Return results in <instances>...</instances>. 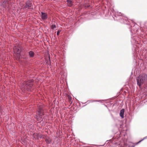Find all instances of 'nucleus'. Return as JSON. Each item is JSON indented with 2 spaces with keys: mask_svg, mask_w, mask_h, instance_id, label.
Wrapping results in <instances>:
<instances>
[{
  "mask_svg": "<svg viewBox=\"0 0 147 147\" xmlns=\"http://www.w3.org/2000/svg\"><path fill=\"white\" fill-rule=\"evenodd\" d=\"M136 80L137 85L140 87L147 82V75L145 74H140L136 78Z\"/></svg>",
  "mask_w": 147,
  "mask_h": 147,
  "instance_id": "7ed1b4c3",
  "label": "nucleus"
},
{
  "mask_svg": "<svg viewBox=\"0 0 147 147\" xmlns=\"http://www.w3.org/2000/svg\"><path fill=\"white\" fill-rule=\"evenodd\" d=\"M70 0L72 1L73 0Z\"/></svg>",
  "mask_w": 147,
  "mask_h": 147,
  "instance_id": "a878e982",
  "label": "nucleus"
},
{
  "mask_svg": "<svg viewBox=\"0 0 147 147\" xmlns=\"http://www.w3.org/2000/svg\"><path fill=\"white\" fill-rule=\"evenodd\" d=\"M45 139L46 143L47 144H50L51 142V139L50 137H46L45 138Z\"/></svg>",
  "mask_w": 147,
  "mask_h": 147,
  "instance_id": "9d476101",
  "label": "nucleus"
},
{
  "mask_svg": "<svg viewBox=\"0 0 147 147\" xmlns=\"http://www.w3.org/2000/svg\"><path fill=\"white\" fill-rule=\"evenodd\" d=\"M49 61H50V58H49Z\"/></svg>",
  "mask_w": 147,
  "mask_h": 147,
  "instance_id": "bb28decb",
  "label": "nucleus"
},
{
  "mask_svg": "<svg viewBox=\"0 0 147 147\" xmlns=\"http://www.w3.org/2000/svg\"><path fill=\"white\" fill-rule=\"evenodd\" d=\"M43 107L44 106L42 104L39 105L38 106L37 111L35 118L39 123L42 121V116L44 114Z\"/></svg>",
  "mask_w": 147,
  "mask_h": 147,
  "instance_id": "f03ea898",
  "label": "nucleus"
},
{
  "mask_svg": "<svg viewBox=\"0 0 147 147\" xmlns=\"http://www.w3.org/2000/svg\"><path fill=\"white\" fill-rule=\"evenodd\" d=\"M1 109H0V113L1 112Z\"/></svg>",
  "mask_w": 147,
  "mask_h": 147,
  "instance_id": "cd10ccee",
  "label": "nucleus"
},
{
  "mask_svg": "<svg viewBox=\"0 0 147 147\" xmlns=\"http://www.w3.org/2000/svg\"><path fill=\"white\" fill-rule=\"evenodd\" d=\"M33 86V84L31 81H28L26 82H24L22 84V86L26 90H29Z\"/></svg>",
  "mask_w": 147,
  "mask_h": 147,
  "instance_id": "39448f33",
  "label": "nucleus"
},
{
  "mask_svg": "<svg viewBox=\"0 0 147 147\" xmlns=\"http://www.w3.org/2000/svg\"><path fill=\"white\" fill-rule=\"evenodd\" d=\"M68 99L70 101V102H71V103L72 102L71 101V97L70 96H69L68 97Z\"/></svg>",
  "mask_w": 147,
  "mask_h": 147,
  "instance_id": "aec40b11",
  "label": "nucleus"
},
{
  "mask_svg": "<svg viewBox=\"0 0 147 147\" xmlns=\"http://www.w3.org/2000/svg\"><path fill=\"white\" fill-rule=\"evenodd\" d=\"M123 125L122 122L121 121H118V124H117V126L118 127H121V126H122Z\"/></svg>",
  "mask_w": 147,
  "mask_h": 147,
  "instance_id": "4468645a",
  "label": "nucleus"
},
{
  "mask_svg": "<svg viewBox=\"0 0 147 147\" xmlns=\"http://www.w3.org/2000/svg\"><path fill=\"white\" fill-rule=\"evenodd\" d=\"M135 146V145H133L131 146V147H134Z\"/></svg>",
  "mask_w": 147,
  "mask_h": 147,
  "instance_id": "5701e85b",
  "label": "nucleus"
},
{
  "mask_svg": "<svg viewBox=\"0 0 147 147\" xmlns=\"http://www.w3.org/2000/svg\"><path fill=\"white\" fill-rule=\"evenodd\" d=\"M96 100H88V102H96Z\"/></svg>",
  "mask_w": 147,
  "mask_h": 147,
  "instance_id": "a211bd4d",
  "label": "nucleus"
},
{
  "mask_svg": "<svg viewBox=\"0 0 147 147\" xmlns=\"http://www.w3.org/2000/svg\"><path fill=\"white\" fill-rule=\"evenodd\" d=\"M103 105H104L105 107H107V106L106 105H105V104H103Z\"/></svg>",
  "mask_w": 147,
  "mask_h": 147,
  "instance_id": "4be33fe9",
  "label": "nucleus"
},
{
  "mask_svg": "<svg viewBox=\"0 0 147 147\" xmlns=\"http://www.w3.org/2000/svg\"><path fill=\"white\" fill-rule=\"evenodd\" d=\"M113 19L115 20L119 21L122 23L126 24L127 18H124L125 17L123 14H122L121 12H117L116 13L113 17Z\"/></svg>",
  "mask_w": 147,
  "mask_h": 147,
  "instance_id": "20e7f679",
  "label": "nucleus"
},
{
  "mask_svg": "<svg viewBox=\"0 0 147 147\" xmlns=\"http://www.w3.org/2000/svg\"><path fill=\"white\" fill-rule=\"evenodd\" d=\"M8 1L6 0H5L1 2V5L4 8H8Z\"/></svg>",
  "mask_w": 147,
  "mask_h": 147,
  "instance_id": "6e6552de",
  "label": "nucleus"
},
{
  "mask_svg": "<svg viewBox=\"0 0 147 147\" xmlns=\"http://www.w3.org/2000/svg\"><path fill=\"white\" fill-rule=\"evenodd\" d=\"M146 138H147V136H146V137H144L143 139H142V140H140V141L138 142L137 143H136L135 144L136 145H138V144H139L141 142H142V141L143 140H144L145 139H146Z\"/></svg>",
  "mask_w": 147,
  "mask_h": 147,
  "instance_id": "2eb2a0df",
  "label": "nucleus"
},
{
  "mask_svg": "<svg viewBox=\"0 0 147 147\" xmlns=\"http://www.w3.org/2000/svg\"><path fill=\"white\" fill-rule=\"evenodd\" d=\"M40 17L43 20H45L47 18L48 15L47 13L42 12H41Z\"/></svg>",
  "mask_w": 147,
  "mask_h": 147,
  "instance_id": "1a4fd4ad",
  "label": "nucleus"
},
{
  "mask_svg": "<svg viewBox=\"0 0 147 147\" xmlns=\"http://www.w3.org/2000/svg\"><path fill=\"white\" fill-rule=\"evenodd\" d=\"M40 138H43V139H45V138H43V137H41Z\"/></svg>",
  "mask_w": 147,
  "mask_h": 147,
  "instance_id": "b1692460",
  "label": "nucleus"
},
{
  "mask_svg": "<svg viewBox=\"0 0 147 147\" xmlns=\"http://www.w3.org/2000/svg\"><path fill=\"white\" fill-rule=\"evenodd\" d=\"M124 109H123L120 111V116L122 118H123L124 117Z\"/></svg>",
  "mask_w": 147,
  "mask_h": 147,
  "instance_id": "f8f14e48",
  "label": "nucleus"
},
{
  "mask_svg": "<svg viewBox=\"0 0 147 147\" xmlns=\"http://www.w3.org/2000/svg\"><path fill=\"white\" fill-rule=\"evenodd\" d=\"M106 100H96V102H99L100 103L102 102V101H106Z\"/></svg>",
  "mask_w": 147,
  "mask_h": 147,
  "instance_id": "f3484780",
  "label": "nucleus"
},
{
  "mask_svg": "<svg viewBox=\"0 0 147 147\" xmlns=\"http://www.w3.org/2000/svg\"><path fill=\"white\" fill-rule=\"evenodd\" d=\"M61 31L59 30H58V31L57 32V36H59V34Z\"/></svg>",
  "mask_w": 147,
  "mask_h": 147,
  "instance_id": "6ab92c4d",
  "label": "nucleus"
},
{
  "mask_svg": "<svg viewBox=\"0 0 147 147\" xmlns=\"http://www.w3.org/2000/svg\"><path fill=\"white\" fill-rule=\"evenodd\" d=\"M67 2L68 4V6L69 7H71L73 5V2L72 1L70 0H67Z\"/></svg>",
  "mask_w": 147,
  "mask_h": 147,
  "instance_id": "ddd939ff",
  "label": "nucleus"
},
{
  "mask_svg": "<svg viewBox=\"0 0 147 147\" xmlns=\"http://www.w3.org/2000/svg\"><path fill=\"white\" fill-rule=\"evenodd\" d=\"M120 136H117V137L118 138H119L121 136H122V132H121L120 133Z\"/></svg>",
  "mask_w": 147,
  "mask_h": 147,
  "instance_id": "412c9836",
  "label": "nucleus"
},
{
  "mask_svg": "<svg viewBox=\"0 0 147 147\" xmlns=\"http://www.w3.org/2000/svg\"><path fill=\"white\" fill-rule=\"evenodd\" d=\"M23 9H28L33 10V6L32 2L30 1H27L26 2L25 5L23 7Z\"/></svg>",
  "mask_w": 147,
  "mask_h": 147,
  "instance_id": "0eeeda50",
  "label": "nucleus"
},
{
  "mask_svg": "<svg viewBox=\"0 0 147 147\" xmlns=\"http://www.w3.org/2000/svg\"><path fill=\"white\" fill-rule=\"evenodd\" d=\"M56 28V26L55 24H52L51 25V28L54 29Z\"/></svg>",
  "mask_w": 147,
  "mask_h": 147,
  "instance_id": "dca6fc26",
  "label": "nucleus"
},
{
  "mask_svg": "<svg viewBox=\"0 0 147 147\" xmlns=\"http://www.w3.org/2000/svg\"><path fill=\"white\" fill-rule=\"evenodd\" d=\"M125 134H124V136H125Z\"/></svg>",
  "mask_w": 147,
  "mask_h": 147,
  "instance_id": "c85d7f7f",
  "label": "nucleus"
},
{
  "mask_svg": "<svg viewBox=\"0 0 147 147\" xmlns=\"http://www.w3.org/2000/svg\"><path fill=\"white\" fill-rule=\"evenodd\" d=\"M131 27L130 31L131 35V42L133 45L132 48V53L135 57L138 58V55H140V54L138 45L139 44L140 38L136 35L138 30V25L136 24H134L133 26Z\"/></svg>",
  "mask_w": 147,
  "mask_h": 147,
  "instance_id": "f257e3e1",
  "label": "nucleus"
},
{
  "mask_svg": "<svg viewBox=\"0 0 147 147\" xmlns=\"http://www.w3.org/2000/svg\"><path fill=\"white\" fill-rule=\"evenodd\" d=\"M85 103H82V104H85Z\"/></svg>",
  "mask_w": 147,
  "mask_h": 147,
  "instance_id": "393cba45",
  "label": "nucleus"
},
{
  "mask_svg": "<svg viewBox=\"0 0 147 147\" xmlns=\"http://www.w3.org/2000/svg\"><path fill=\"white\" fill-rule=\"evenodd\" d=\"M104 144L102 145V146H104Z\"/></svg>",
  "mask_w": 147,
  "mask_h": 147,
  "instance_id": "c756f323",
  "label": "nucleus"
},
{
  "mask_svg": "<svg viewBox=\"0 0 147 147\" xmlns=\"http://www.w3.org/2000/svg\"><path fill=\"white\" fill-rule=\"evenodd\" d=\"M35 54L33 51H32L28 52V56L30 58H33Z\"/></svg>",
  "mask_w": 147,
  "mask_h": 147,
  "instance_id": "9b49d317",
  "label": "nucleus"
},
{
  "mask_svg": "<svg viewBox=\"0 0 147 147\" xmlns=\"http://www.w3.org/2000/svg\"><path fill=\"white\" fill-rule=\"evenodd\" d=\"M13 50L15 53H16L18 57H20V53L22 50V48L20 45H16L13 47Z\"/></svg>",
  "mask_w": 147,
  "mask_h": 147,
  "instance_id": "423d86ee",
  "label": "nucleus"
}]
</instances>
